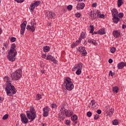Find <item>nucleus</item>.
<instances>
[{"instance_id":"9b49d317","label":"nucleus","mask_w":126,"mask_h":126,"mask_svg":"<svg viewBox=\"0 0 126 126\" xmlns=\"http://www.w3.org/2000/svg\"><path fill=\"white\" fill-rule=\"evenodd\" d=\"M46 60H47V61H50V60L51 62L53 63H57V60H56L55 57H54L52 55H50L49 54H48L47 55Z\"/></svg>"},{"instance_id":"f704fd0d","label":"nucleus","mask_w":126,"mask_h":126,"mask_svg":"<svg viewBox=\"0 0 126 126\" xmlns=\"http://www.w3.org/2000/svg\"><path fill=\"white\" fill-rule=\"evenodd\" d=\"M16 47V45H15V43H13L11 46L10 49H12L13 50H16L15 49Z\"/></svg>"},{"instance_id":"3c124183","label":"nucleus","mask_w":126,"mask_h":126,"mask_svg":"<svg viewBox=\"0 0 126 126\" xmlns=\"http://www.w3.org/2000/svg\"><path fill=\"white\" fill-rule=\"evenodd\" d=\"M91 104H92V106H94V105H95V100H91Z\"/></svg>"},{"instance_id":"f3484780","label":"nucleus","mask_w":126,"mask_h":126,"mask_svg":"<svg viewBox=\"0 0 126 126\" xmlns=\"http://www.w3.org/2000/svg\"><path fill=\"white\" fill-rule=\"evenodd\" d=\"M113 36L115 38H118L121 36V32L119 31H114L113 32Z\"/></svg>"},{"instance_id":"69168bd1","label":"nucleus","mask_w":126,"mask_h":126,"mask_svg":"<svg viewBox=\"0 0 126 126\" xmlns=\"http://www.w3.org/2000/svg\"><path fill=\"white\" fill-rule=\"evenodd\" d=\"M41 73H45V71H44V70H41Z\"/></svg>"},{"instance_id":"6e6d98bb","label":"nucleus","mask_w":126,"mask_h":126,"mask_svg":"<svg viewBox=\"0 0 126 126\" xmlns=\"http://www.w3.org/2000/svg\"><path fill=\"white\" fill-rule=\"evenodd\" d=\"M94 13V11H92L90 12V16H91V17H92V18H93Z\"/></svg>"},{"instance_id":"2f4dec72","label":"nucleus","mask_w":126,"mask_h":126,"mask_svg":"<svg viewBox=\"0 0 126 126\" xmlns=\"http://www.w3.org/2000/svg\"><path fill=\"white\" fill-rule=\"evenodd\" d=\"M40 3H41V2L40 1H36L34 3H33V4H34L35 7L38 6V5H40Z\"/></svg>"},{"instance_id":"864d4df0","label":"nucleus","mask_w":126,"mask_h":126,"mask_svg":"<svg viewBox=\"0 0 126 126\" xmlns=\"http://www.w3.org/2000/svg\"><path fill=\"white\" fill-rule=\"evenodd\" d=\"M65 124L67 126H69V125H70V121L67 120L65 122Z\"/></svg>"},{"instance_id":"4d7b16f0","label":"nucleus","mask_w":126,"mask_h":126,"mask_svg":"<svg viewBox=\"0 0 126 126\" xmlns=\"http://www.w3.org/2000/svg\"><path fill=\"white\" fill-rule=\"evenodd\" d=\"M92 6L93 7H96V6H97V3H93L92 5Z\"/></svg>"},{"instance_id":"5701e85b","label":"nucleus","mask_w":126,"mask_h":126,"mask_svg":"<svg viewBox=\"0 0 126 126\" xmlns=\"http://www.w3.org/2000/svg\"><path fill=\"white\" fill-rule=\"evenodd\" d=\"M98 33L99 35H104L106 34V32H105V30H100L98 31Z\"/></svg>"},{"instance_id":"de8ad7c7","label":"nucleus","mask_w":126,"mask_h":126,"mask_svg":"<svg viewBox=\"0 0 126 126\" xmlns=\"http://www.w3.org/2000/svg\"><path fill=\"white\" fill-rule=\"evenodd\" d=\"M98 16L99 17V18H104V16H105V15L102 14H100L99 13V14L98 15Z\"/></svg>"},{"instance_id":"37998d69","label":"nucleus","mask_w":126,"mask_h":126,"mask_svg":"<svg viewBox=\"0 0 126 126\" xmlns=\"http://www.w3.org/2000/svg\"><path fill=\"white\" fill-rule=\"evenodd\" d=\"M99 115L96 114L94 115V120H98V119H99Z\"/></svg>"},{"instance_id":"c03bdc74","label":"nucleus","mask_w":126,"mask_h":126,"mask_svg":"<svg viewBox=\"0 0 126 126\" xmlns=\"http://www.w3.org/2000/svg\"><path fill=\"white\" fill-rule=\"evenodd\" d=\"M75 16L76 17H80L81 16V14H80V13H76L75 14Z\"/></svg>"},{"instance_id":"8fccbe9b","label":"nucleus","mask_w":126,"mask_h":126,"mask_svg":"<svg viewBox=\"0 0 126 126\" xmlns=\"http://www.w3.org/2000/svg\"><path fill=\"white\" fill-rule=\"evenodd\" d=\"M15 1H17L18 3L23 2L25 0H14Z\"/></svg>"},{"instance_id":"0e129e2a","label":"nucleus","mask_w":126,"mask_h":126,"mask_svg":"<svg viewBox=\"0 0 126 126\" xmlns=\"http://www.w3.org/2000/svg\"><path fill=\"white\" fill-rule=\"evenodd\" d=\"M47 25H48V26H51V23H48Z\"/></svg>"},{"instance_id":"58836bf2","label":"nucleus","mask_w":126,"mask_h":126,"mask_svg":"<svg viewBox=\"0 0 126 126\" xmlns=\"http://www.w3.org/2000/svg\"><path fill=\"white\" fill-rule=\"evenodd\" d=\"M87 116L89 118H90V117H91V116H92V113L91 112H90V111L88 112L87 113Z\"/></svg>"},{"instance_id":"dca6fc26","label":"nucleus","mask_w":126,"mask_h":126,"mask_svg":"<svg viewBox=\"0 0 126 126\" xmlns=\"http://www.w3.org/2000/svg\"><path fill=\"white\" fill-rule=\"evenodd\" d=\"M85 7V4L84 3H79L77 5L76 8V9H83Z\"/></svg>"},{"instance_id":"c9c22d12","label":"nucleus","mask_w":126,"mask_h":126,"mask_svg":"<svg viewBox=\"0 0 126 126\" xmlns=\"http://www.w3.org/2000/svg\"><path fill=\"white\" fill-rule=\"evenodd\" d=\"M110 52L111 53H112V54H114V53H115V52H116V48L115 47H112L110 49Z\"/></svg>"},{"instance_id":"6e6552de","label":"nucleus","mask_w":126,"mask_h":126,"mask_svg":"<svg viewBox=\"0 0 126 126\" xmlns=\"http://www.w3.org/2000/svg\"><path fill=\"white\" fill-rule=\"evenodd\" d=\"M33 24L32 26L28 25L27 26L26 29L30 31V32H34L35 31V26H36V23L33 22Z\"/></svg>"},{"instance_id":"e2e57ef3","label":"nucleus","mask_w":126,"mask_h":126,"mask_svg":"<svg viewBox=\"0 0 126 126\" xmlns=\"http://www.w3.org/2000/svg\"><path fill=\"white\" fill-rule=\"evenodd\" d=\"M94 34H98V32H94L92 34V35H94Z\"/></svg>"},{"instance_id":"7ed1b4c3","label":"nucleus","mask_w":126,"mask_h":126,"mask_svg":"<svg viewBox=\"0 0 126 126\" xmlns=\"http://www.w3.org/2000/svg\"><path fill=\"white\" fill-rule=\"evenodd\" d=\"M63 84L68 91H71L74 88V86L72 82H71V79L69 77H66L64 79V83Z\"/></svg>"},{"instance_id":"b1692460","label":"nucleus","mask_w":126,"mask_h":126,"mask_svg":"<svg viewBox=\"0 0 126 126\" xmlns=\"http://www.w3.org/2000/svg\"><path fill=\"white\" fill-rule=\"evenodd\" d=\"M49 50H50V47L48 46H45L43 47V51L44 52H45V53H47L49 52Z\"/></svg>"},{"instance_id":"13d9d810","label":"nucleus","mask_w":126,"mask_h":126,"mask_svg":"<svg viewBox=\"0 0 126 126\" xmlns=\"http://www.w3.org/2000/svg\"><path fill=\"white\" fill-rule=\"evenodd\" d=\"M108 63H113V59H110L109 60H108Z\"/></svg>"},{"instance_id":"72a5a7b5","label":"nucleus","mask_w":126,"mask_h":126,"mask_svg":"<svg viewBox=\"0 0 126 126\" xmlns=\"http://www.w3.org/2000/svg\"><path fill=\"white\" fill-rule=\"evenodd\" d=\"M8 117H9L8 114H5L3 116L2 120H5L8 118Z\"/></svg>"},{"instance_id":"4be33fe9","label":"nucleus","mask_w":126,"mask_h":126,"mask_svg":"<svg viewBox=\"0 0 126 126\" xmlns=\"http://www.w3.org/2000/svg\"><path fill=\"white\" fill-rule=\"evenodd\" d=\"M88 43H90L91 44H93V45H97V42L96 40H92V39H89L88 40Z\"/></svg>"},{"instance_id":"a211bd4d","label":"nucleus","mask_w":126,"mask_h":126,"mask_svg":"<svg viewBox=\"0 0 126 126\" xmlns=\"http://www.w3.org/2000/svg\"><path fill=\"white\" fill-rule=\"evenodd\" d=\"M100 13H101L100 12V11L97 10L96 12L94 11V15H93V18L94 19H96V18H97V17H98V16H99V14H100Z\"/></svg>"},{"instance_id":"ddd939ff","label":"nucleus","mask_w":126,"mask_h":126,"mask_svg":"<svg viewBox=\"0 0 126 126\" xmlns=\"http://www.w3.org/2000/svg\"><path fill=\"white\" fill-rule=\"evenodd\" d=\"M63 112H64L66 117H68V118L72 116L73 114V112L70 110H66L63 109Z\"/></svg>"},{"instance_id":"774afa93","label":"nucleus","mask_w":126,"mask_h":126,"mask_svg":"<svg viewBox=\"0 0 126 126\" xmlns=\"http://www.w3.org/2000/svg\"><path fill=\"white\" fill-rule=\"evenodd\" d=\"M1 28H0V34H1Z\"/></svg>"},{"instance_id":"0eeeda50","label":"nucleus","mask_w":126,"mask_h":126,"mask_svg":"<svg viewBox=\"0 0 126 126\" xmlns=\"http://www.w3.org/2000/svg\"><path fill=\"white\" fill-rule=\"evenodd\" d=\"M27 25V22L24 21L23 23L21 24V31L20 34L21 35H24V32L25 31V29H26V25Z\"/></svg>"},{"instance_id":"4c0bfd02","label":"nucleus","mask_w":126,"mask_h":126,"mask_svg":"<svg viewBox=\"0 0 126 126\" xmlns=\"http://www.w3.org/2000/svg\"><path fill=\"white\" fill-rule=\"evenodd\" d=\"M41 98H42V95H41V94H37L36 95V99H37V100H40V99H41Z\"/></svg>"},{"instance_id":"cd10ccee","label":"nucleus","mask_w":126,"mask_h":126,"mask_svg":"<svg viewBox=\"0 0 126 126\" xmlns=\"http://www.w3.org/2000/svg\"><path fill=\"white\" fill-rule=\"evenodd\" d=\"M71 120L72 122H74V121H76L77 120V116L74 115L71 117Z\"/></svg>"},{"instance_id":"bf43d9fd","label":"nucleus","mask_w":126,"mask_h":126,"mask_svg":"<svg viewBox=\"0 0 126 126\" xmlns=\"http://www.w3.org/2000/svg\"><path fill=\"white\" fill-rule=\"evenodd\" d=\"M46 54H42V56H41V57L43 58V59H46Z\"/></svg>"},{"instance_id":"39448f33","label":"nucleus","mask_w":126,"mask_h":126,"mask_svg":"<svg viewBox=\"0 0 126 126\" xmlns=\"http://www.w3.org/2000/svg\"><path fill=\"white\" fill-rule=\"evenodd\" d=\"M22 77V71L21 69H18L13 72L11 75L12 80H18Z\"/></svg>"},{"instance_id":"f8f14e48","label":"nucleus","mask_w":126,"mask_h":126,"mask_svg":"<svg viewBox=\"0 0 126 126\" xmlns=\"http://www.w3.org/2000/svg\"><path fill=\"white\" fill-rule=\"evenodd\" d=\"M47 17L49 19H51V20H54L55 18H56V14L55 13L53 12H49L47 13Z\"/></svg>"},{"instance_id":"412c9836","label":"nucleus","mask_w":126,"mask_h":126,"mask_svg":"<svg viewBox=\"0 0 126 126\" xmlns=\"http://www.w3.org/2000/svg\"><path fill=\"white\" fill-rule=\"evenodd\" d=\"M123 0H118L117 4L118 7H121L123 4H124Z\"/></svg>"},{"instance_id":"09e8293b","label":"nucleus","mask_w":126,"mask_h":126,"mask_svg":"<svg viewBox=\"0 0 126 126\" xmlns=\"http://www.w3.org/2000/svg\"><path fill=\"white\" fill-rule=\"evenodd\" d=\"M96 113L97 114H98V115H101V114H102V111H101L100 109H98L96 111Z\"/></svg>"},{"instance_id":"79ce46f5","label":"nucleus","mask_w":126,"mask_h":126,"mask_svg":"<svg viewBox=\"0 0 126 126\" xmlns=\"http://www.w3.org/2000/svg\"><path fill=\"white\" fill-rule=\"evenodd\" d=\"M16 40V38L14 37H12L10 38L11 42H15Z\"/></svg>"},{"instance_id":"052dcab7","label":"nucleus","mask_w":126,"mask_h":126,"mask_svg":"<svg viewBox=\"0 0 126 126\" xmlns=\"http://www.w3.org/2000/svg\"><path fill=\"white\" fill-rule=\"evenodd\" d=\"M3 46L6 48L7 47H8V44L7 43H3Z\"/></svg>"},{"instance_id":"4468645a","label":"nucleus","mask_w":126,"mask_h":126,"mask_svg":"<svg viewBox=\"0 0 126 126\" xmlns=\"http://www.w3.org/2000/svg\"><path fill=\"white\" fill-rule=\"evenodd\" d=\"M50 109L48 107L44 108L43 109V117H48L49 116V112Z\"/></svg>"},{"instance_id":"a18cd8bd","label":"nucleus","mask_w":126,"mask_h":126,"mask_svg":"<svg viewBox=\"0 0 126 126\" xmlns=\"http://www.w3.org/2000/svg\"><path fill=\"white\" fill-rule=\"evenodd\" d=\"M119 17H120V18H123V17H124V13H119Z\"/></svg>"},{"instance_id":"f257e3e1","label":"nucleus","mask_w":126,"mask_h":126,"mask_svg":"<svg viewBox=\"0 0 126 126\" xmlns=\"http://www.w3.org/2000/svg\"><path fill=\"white\" fill-rule=\"evenodd\" d=\"M3 79L5 82H8V84L5 89L7 95L12 96V95L16 93V91H17L15 90V87L10 83V81H8L9 80V77L8 76H5Z\"/></svg>"},{"instance_id":"49530a36","label":"nucleus","mask_w":126,"mask_h":126,"mask_svg":"<svg viewBox=\"0 0 126 126\" xmlns=\"http://www.w3.org/2000/svg\"><path fill=\"white\" fill-rule=\"evenodd\" d=\"M81 40L82 39H81L80 38H79V39L75 42V43H77V45H78L80 43Z\"/></svg>"},{"instance_id":"603ef678","label":"nucleus","mask_w":126,"mask_h":126,"mask_svg":"<svg viewBox=\"0 0 126 126\" xmlns=\"http://www.w3.org/2000/svg\"><path fill=\"white\" fill-rule=\"evenodd\" d=\"M77 43H73L72 45H71V48H75V46H76Z\"/></svg>"},{"instance_id":"a19ab883","label":"nucleus","mask_w":126,"mask_h":126,"mask_svg":"<svg viewBox=\"0 0 126 126\" xmlns=\"http://www.w3.org/2000/svg\"><path fill=\"white\" fill-rule=\"evenodd\" d=\"M67 8L68 10H71V9H72V5H68L67 7Z\"/></svg>"},{"instance_id":"473e14b6","label":"nucleus","mask_w":126,"mask_h":126,"mask_svg":"<svg viewBox=\"0 0 126 126\" xmlns=\"http://www.w3.org/2000/svg\"><path fill=\"white\" fill-rule=\"evenodd\" d=\"M81 54L82 56H83V57H85V56L87 55V52H86V50H85L83 51H82V52H81Z\"/></svg>"},{"instance_id":"c756f323","label":"nucleus","mask_w":126,"mask_h":126,"mask_svg":"<svg viewBox=\"0 0 126 126\" xmlns=\"http://www.w3.org/2000/svg\"><path fill=\"white\" fill-rule=\"evenodd\" d=\"M90 27L91 28L90 33H92L93 32H94V26L93 25H90Z\"/></svg>"},{"instance_id":"7c9ffc66","label":"nucleus","mask_w":126,"mask_h":126,"mask_svg":"<svg viewBox=\"0 0 126 126\" xmlns=\"http://www.w3.org/2000/svg\"><path fill=\"white\" fill-rule=\"evenodd\" d=\"M80 53V54L83 52L85 50V48H84V47H80L79 48V50H78Z\"/></svg>"},{"instance_id":"bb28decb","label":"nucleus","mask_w":126,"mask_h":126,"mask_svg":"<svg viewBox=\"0 0 126 126\" xmlns=\"http://www.w3.org/2000/svg\"><path fill=\"white\" fill-rule=\"evenodd\" d=\"M112 124L114 126H117L118 125V124H119V121L117 119H115L114 120L112 121Z\"/></svg>"},{"instance_id":"5fc2aeb1","label":"nucleus","mask_w":126,"mask_h":126,"mask_svg":"<svg viewBox=\"0 0 126 126\" xmlns=\"http://www.w3.org/2000/svg\"><path fill=\"white\" fill-rule=\"evenodd\" d=\"M109 75H111V76H114L115 75V73H113L112 71H110Z\"/></svg>"},{"instance_id":"aec40b11","label":"nucleus","mask_w":126,"mask_h":126,"mask_svg":"<svg viewBox=\"0 0 126 126\" xmlns=\"http://www.w3.org/2000/svg\"><path fill=\"white\" fill-rule=\"evenodd\" d=\"M112 20L114 23H115L116 24H117V23H118V22L120 21V18H119V17H113Z\"/></svg>"},{"instance_id":"2eb2a0df","label":"nucleus","mask_w":126,"mask_h":126,"mask_svg":"<svg viewBox=\"0 0 126 126\" xmlns=\"http://www.w3.org/2000/svg\"><path fill=\"white\" fill-rule=\"evenodd\" d=\"M111 13L113 17H118L119 16V11H118V10L116 9H113L111 10Z\"/></svg>"},{"instance_id":"680f3d73","label":"nucleus","mask_w":126,"mask_h":126,"mask_svg":"<svg viewBox=\"0 0 126 126\" xmlns=\"http://www.w3.org/2000/svg\"><path fill=\"white\" fill-rule=\"evenodd\" d=\"M125 28H126V25H122V29H125Z\"/></svg>"},{"instance_id":"a878e982","label":"nucleus","mask_w":126,"mask_h":126,"mask_svg":"<svg viewBox=\"0 0 126 126\" xmlns=\"http://www.w3.org/2000/svg\"><path fill=\"white\" fill-rule=\"evenodd\" d=\"M85 32H82L80 34V37H79L81 40H82V39H84V37H85Z\"/></svg>"},{"instance_id":"423d86ee","label":"nucleus","mask_w":126,"mask_h":126,"mask_svg":"<svg viewBox=\"0 0 126 126\" xmlns=\"http://www.w3.org/2000/svg\"><path fill=\"white\" fill-rule=\"evenodd\" d=\"M20 118L22 124H26L28 123V118L26 117L25 114L22 113L20 114Z\"/></svg>"},{"instance_id":"c85d7f7f","label":"nucleus","mask_w":126,"mask_h":126,"mask_svg":"<svg viewBox=\"0 0 126 126\" xmlns=\"http://www.w3.org/2000/svg\"><path fill=\"white\" fill-rule=\"evenodd\" d=\"M31 4L32 5L30 7V9H31V11H33V10L34 9V8H35V7H36V6L34 5L33 3H32Z\"/></svg>"},{"instance_id":"e433bc0d","label":"nucleus","mask_w":126,"mask_h":126,"mask_svg":"<svg viewBox=\"0 0 126 126\" xmlns=\"http://www.w3.org/2000/svg\"><path fill=\"white\" fill-rule=\"evenodd\" d=\"M76 74L77 75H80L81 74V69H78L76 71Z\"/></svg>"},{"instance_id":"338daca9","label":"nucleus","mask_w":126,"mask_h":126,"mask_svg":"<svg viewBox=\"0 0 126 126\" xmlns=\"http://www.w3.org/2000/svg\"><path fill=\"white\" fill-rule=\"evenodd\" d=\"M86 0H79V1H85Z\"/></svg>"},{"instance_id":"f03ea898","label":"nucleus","mask_w":126,"mask_h":126,"mask_svg":"<svg viewBox=\"0 0 126 126\" xmlns=\"http://www.w3.org/2000/svg\"><path fill=\"white\" fill-rule=\"evenodd\" d=\"M26 113L28 119L31 120V122H33L34 119H36V117H37L36 111H35V109H34L33 106H31L30 111L27 110Z\"/></svg>"},{"instance_id":"9d476101","label":"nucleus","mask_w":126,"mask_h":126,"mask_svg":"<svg viewBox=\"0 0 126 126\" xmlns=\"http://www.w3.org/2000/svg\"><path fill=\"white\" fill-rule=\"evenodd\" d=\"M83 64L82 63H80L77 64H76L72 68V71H76L78 69H82V66Z\"/></svg>"},{"instance_id":"20e7f679","label":"nucleus","mask_w":126,"mask_h":126,"mask_svg":"<svg viewBox=\"0 0 126 126\" xmlns=\"http://www.w3.org/2000/svg\"><path fill=\"white\" fill-rule=\"evenodd\" d=\"M16 55H17V51H16V50L10 48L7 56L8 60L10 62L13 63V62L15 61V56Z\"/></svg>"},{"instance_id":"1a4fd4ad","label":"nucleus","mask_w":126,"mask_h":126,"mask_svg":"<svg viewBox=\"0 0 126 126\" xmlns=\"http://www.w3.org/2000/svg\"><path fill=\"white\" fill-rule=\"evenodd\" d=\"M61 113L59 114V116L58 117V120L60 121V122H62V121H63L64 120V113H63V106L61 107Z\"/></svg>"},{"instance_id":"6ab92c4d","label":"nucleus","mask_w":126,"mask_h":126,"mask_svg":"<svg viewBox=\"0 0 126 126\" xmlns=\"http://www.w3.org/2000/svg\"><path fill=\"white\" fill-rule=\"evenodd\" d=\"M115 112V110L114 109H111L107 111V114L108 116L111 117V116H113V113Z\"/></svg>"},{"instance_id":"ea45409f","label":"nucleus","mask_w":126,"mask_h":126,"mask_svg":"<svg viewBox=\"0 0 126 126\" xmlns=\"http://www.w3.org/2000/svg\"><path fill=\"white\" fill-rule=\"evenodd\" d=\"M56 107L57 105L56 104V103L51 104V107L52 108V109H56Z\"/></svg>"},{"instance_id":"393cba45","label":"nucleus","mask_w":126,"mask_h":126,"mask_svg":"<svg viewBox=\"0 0 126 126\" xmlns=\"http://www.w3.org/2000/svg\"><path fill=\"white\" fill-rule=\"evenodd\" d=\"M113 91L116 94L118 93L119 91V87H118L117 86L114 87L113 88Z\"/></svg>"}]
</instances>
